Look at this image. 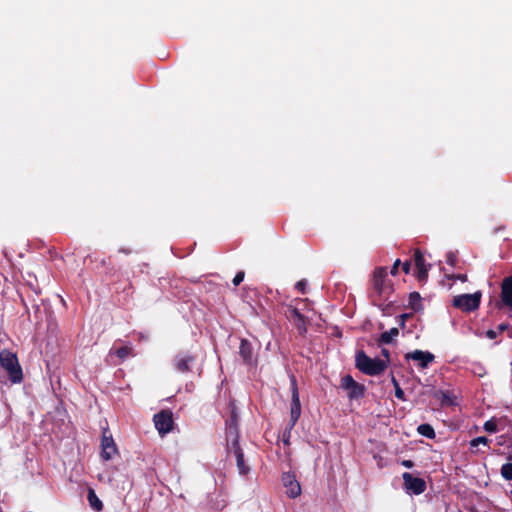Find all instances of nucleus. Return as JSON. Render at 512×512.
<instances>
[{"instance_id":"35","label":"nucleus","mask_w":512,"mask_h":512,"mask_svg":"<svg viewBox=\"0 0 512 512\" xmlns=\"http://www.w3.org/2000/svg\"><path fill=\"white\" fill-rule=\"evenodd\" d=\"M411 269V262L409 260L402 263V270L405 274H409Z\"/></svg>"},{"instance_id":"2","label":"nucleus","mask_w":512,"mask_h":512,"mask_svg":"<svg viewBox=\"0 0 512 512\" xmlns=\"http://www.w3.org/2000/svg\"><path fill=\"white\" fill-rule=\"evenodd\" d=\"M356 368L365 375L378 376L387 368V361L380 358H371L363 350L355 355Z\"/></svg>"},{"instance_id":"15","label":"nucleus","mask_w":512,"mask_h":512,"mask_svg":"<svg viewBox=\"0 0 512 512\" xmlns=\"http://www.w3.org/2000/svg\"><path fill=\"white\" fill-rule=\"evenodd\" d=\"M195 361V356L190 354L177 355L174 360V366L177 371L181 373H187L190 371V366Z\"/></svg>"},{"instance_id":"6","label":"nucleus","mask_w":512,"mask_h":512,"mask_svg":"<svg viewBox=\"0 0 512 512\" xmlns=\"http://www.w3.org/2000/svg\"><path fill=\"white\" fill-rule=\"evenodd\" d=\"M239 434L236 433L231 439V443L228 447L229 451H232L236 458V466L240 475L245 476L250 472V467L246 465L244 460V453L239 444Z\"/></svg>"},{"instance_id":"18","label":"nucleus","mask_w":512,"mask_h":512,"mask_svg":"<svg viewBox=\"0 0 512 512\" xmlns=\"http://www.w3.org/2000/svg\"><path fill=\"white\" fill-rule=\"evenodd\" d=\"M227 425V436L230 440L234 437L236 433L239 434L238 431V419L235 410L232 411L230 418L226 421Z\"/></svg>"},{"instance_id":"28","label":"nucleus","mask_w":512,"mask_h":512,"mask_svg":"<svg viewBox=\"0 0 512 512\" xmlns=\"http://www.w3.org/2000/svg\"><path fill=\"white\" fill-rule=\"evenodd\" d=\"M483 428L488 433H496L498 431L497 420L495 418H491V419L487 420L484 423Z\"/></svg>"},{"instance_id":"4","label":"nucleus","mask_w":512,"mask_h":512,"mask_svg":"<svg viewBox=\"0 0 512 512\" xmlns=\"http://www.w3.org/2000/svg\"><path fill=\"white\" fill-rule=\"evenodd\" d=\"M0 366L8 373L12 383H20L23 380L22 368L15 353L3 349L0 352Z\"/></svg>"},{"instance_id":"21","label":"nucleus","mask_w":512,"mask_h":512,"mask_svg":"<svg viewBox=\"0 0 512 512\" xmlns=\"http://www.w3.org/2000/svg\"><path fill=\"white\" fill-rule=\"evenodd\" d=\"M290 313H291V317L294 319L295 323H296V326L297 328L300 330L301 328H303V330L305 331L306 328H305V317L303 316V314L299 311V309L297 308H291L290 309Z\"/></svg>"},{"instance_id":"32","label":"nucleus","mask_w":512,"mask_h":512,"mask_svg":"<svg viewBox=\"0 0 512 512\" xmlns=\"http://www.w3.org/2000/svg\"><path fill=\"white\" fill-rule=\"evenodd\" d=\"M244 277H245V272L244 271L237 272V274L235 275V277L232 280L233 284L235 286L240 285V283L244 280Z\"/></svg>"},{"instance_id":"25","label":"nucleus","mask_w":512,"mask_h":512,"mask_svg":"<svg viewBox=\"0 0 512 512\" xmlns=\"http://www.w3.org/2000/svg\"><path fill=\"white\" fill-rule=\"evenodd\" d=\"M500 474L505 480L512 481V463L508 462L503 464L500 469Z\"/></svg>"},{"instance_id":"13","label":"nucleus","mask_w":512,"mask_h":512,"mask_svg":"<svg viewBox=\"0 0 512 512\" xmlns=\"http://www.w3.org/2000/svg\"><path fill=\"white\" fill-rule=\"evenodd\" d=\"M406 360H414L418 362V366L422 369L427 368L435 359V356L429 351L414 350L405 354Z\"/></svg>"},{"instance_id":"16","label":"nucleus","mask_w":512,"mask_h":512,"mask_svg":"<svg viewBox=\"0 0 512 512\" xmlns=\"http://www.w3.org/2000/svg\"><path fill=\"white\" fill-rule=\"evenodd\" d=\"M239 354L245 364L253 363V347L247 339H242L239 346Z\"/></svg>"},{"instance_id":"24","label":"nucleus","mask_w":512,"mask_h":512,"mask_svg":"<svg viewBox=\"0 0 512 512\" xmlns=\"http://www.w3.org/2000/svg\"><path fill=\"white\" fill-rule=\"evenodd\" d=\"M508 328V324L501 323L498 325L497 329H489L486 331V336L489 339H495L499 333L504 332Z\"/></svg>"},{"instance_id":"10","label":"nucleus","mask_w":512,"mask_h":512,"mask_svg":"<svg viewBox=\"0 0 512 512\" xmlns=\"http://www.w3.org/2000/svg\"><path fill=\"white\" fill-rule=\"evenodd\" d=\"M282 483L283 486L286 488V495L291 498H297L301 494V486L299 482L296 479V476L294 473L291 472H285L282 474Z\"/></svg>"},{"instance_id":"20","label":"nucleus","mask_w":512,"mask_h":512,"mask_svg":"<svg viewBox=\"0 0 512 512\" xmlns=\"http://www.w3.org/2000/svg\"><path fill=\"white\" fill-rule=\"evenodd\" d=\"M399 334V330L396 327L391 328L388 331L383 332L380 335L379 343L380 344H390L395 337Z\"/></svg>"},{"instance_id":"38","label":"nucleus","mask_w":512,"mask_h":512,"mask_svg":"<svg viewBox=\"0 0 512 512\" xmlns=\"http://www.w3.org/2000/svg\"><path fill=\"white\" fill-rule=\"evenodd\" d=\"M382 355L386 358L385 361H389V351L387 349H382Z\"/></svg>"},{"instance_id":"30","label":"nucleus","mask_w":512,"mask_h":512,"mask_svg":"<svg viewBox=\"0 0 512 512\" xmlns=\"http://www.w3.org/2000/svg\"><path fill=\"white\" fill-rule=\"evenodd\" d=\"M457 262H458V257L454 252L447 253V255H446V263L447 264L454 267V266H456Z\"/></svg>"},{"instance_id":"27","label":"nucleus","mask_w":512,"mask_h":512,"mask_svg":"<svg viewBox=\"0 0 512 512\" xmlns=\"http://www.w3.org/2000/svg\"><path fill=\"white\" fill-rule=\"evenodd\" d=\"M391 381H392V384L395 388V397L399 400H402V401H405V394H404V391L402 390V388L400 387V384L399 382L397 381V379L394 377V375L392 374V377H391Z\"/></svg>"},{"instance_id":"26","label":"nucleus","mask_w":512,"mask_h":512,"mask_svg":"<svg viewBox=\"0 0 512 512\" xmlns=\"http://www.w3.org/2000/svg\"><path fill=\"white\" fill-rule=\"evenodd\" d=\"M435 396L440 399L442 405H451L453 404V400L450 396L449 392L445 391H437Z\"/></svg>"},{"instance_id":"37","label":"nucleus","mask_w":512,"mask_h":512,"mask_svg":"<svg viewBox=\"0 0 512 512\" xmlns=\"http://www.w3.org/2000/svg\"><path fill=\"white\" fill-rule=\"evenodd\" d=\"M401 464L406 468H412L414 466V462L412 460H403Z\"/></svg>"},{"instance_id":"1","label":"nucleus","mask_w":512,"mask_h":512,"mask_svg":"<svg viewBox=\"0 0 512 512\" xmlns=\"http://www.w3.org/2000/svg\"><path fill=\"white\" fill-rule=\"evenodd\" d=\"M387 277L388 272L385 267H378L373 272L370 298L373 304L379 307L389 300L393 292V285Z\"/></svg>"},{"instance_id":"7","label":"nucleus","mask_w":512,"mask_h":512,"mask_svg":"<svg viewBox=\"0 0 512 512\" xmlns=\"http://www.w3.org/2000/svg\"><path fill=\"white\" fill-rule=\"evenodd\" d=\"M153 421L157 431L162 436L169 433L173 429L174 421L172 412L170 410H161L160 412L156 413L153 417Z\"/></svg>"},{"instance_id":"36","label":"nucleus","mask_w":512,"mask_h":512,"mask_svg":"<svg viewBox=\"0 0 512 512\" xmlns=\"http://www.w3.org/2000/svg\"><path fill=\"white\" fill-rule=\"evenodd\" d=\"M450 279H457V280H460L462 282H465L467 280V275L466 274L452 275V276H450Z\"/></svg>"},{"instance_id":"11","label":"nucleus","mask_w":512,"mask_h":512,"mask_svg":"<svg viewBox=\"0 0 512 512\" xmlns=\"http://www.w3.org/2000/svg\"><path fill=\"white\" fill-rule=\"evenodd\" d=\"M414 263H415V277L419 282H424L428 278V269L430 265H427L425 258L420 249L414 251Z\"/></svg>"},{"instance_id":"40","label":"nucleus","mask_w":512,"mask_h":512,"mask_svg":"<svg viewBox=\"0 0 512 512\" xmlns=\"http://www.w3.org/2000/svg\"><path fill=\"white\" fill-rule=\"evenodd\" d=\"M507 459H508L509 461H511V460H512V455H511V454H509V455L507 456Z\"/></svg>"},{"instance_id":"22","label":"nucleus","mask_w":512,"mask_h":512,"mask_svg":"<svg viewBox=\"0 0 512 512\" xmlns=\"http://www.w3.org/2000/svg\"><path fill=\"white\" fill-rule=\"evenodd\" d=\"M417 431L420 435H422L428 439H434L436 436L433 427L427 423L419 425L417 428Z\"/></svg>"},{"instance_id":"34","label":"nucleus","mask_w":512,"mask_h":512,"mask_svg":"<svg viewBox=\"0 0 512 512\" xmlns=\"http://www.w3.org/2000/svg\"><path fill=\"white\" fill-rule=\"evenodd\" d=\"M400 264H401L400 259H397V260L394 262V264H393V266H392V268H391V271H390V273H391L393 276H395V275L398 273V267H399V265H400Z\"/></svg>"},{"instance_id":"5","label":"nucleus","mask_w":512,"mask_h":512,"mask_svg":"<svg viewBox=\"0 0 512 512\" xmlns=\"http://www.w3.org/2000/svg\"><path fill=\"white\" fill-rule=\"evenodd\" d=\"M481 301V293L462 294L453 298V306L464 311L471 312L476 310Z\"/></svg>"},{"instance_id":"39","label":"nucleus","mask_w":512,"mask_h":512,"mask_svg":"<svg viewBox=\"0 0 512 512\" xmlns=\"http://www.w3.org/2000/svg\"><path fill=\"white\" fill-rule=\"evenodd\" d=\"M119 252H122V253H125V254H130L131 253V250L130 249H120Z\"/></svg>"},{"instance_id":"19","label":"nucleus","mask_w":512,"mask_h":512,"mask_svg":"<svg viewBox=\"0 0 512 512\" xmlns=\"http://www.w3.org/2000/svg\"><path fill=\"white\" fill-rule=\"evenodd\" d=\"M87 500L89 502V505L90 507L97 511V512H100L102 511L103 509V503L102 501L98 498V496L96 495L94 489L92 488H89L88 489V493H87Z\"/></svg>"},{"instance_id":"8","label":"nucleus","mask_w":512,"mask_h":512,"mask_svg":"<svg viewBox=\"0 0 512 512\" xmlns=\"http://www.w3.org/2000/svg\"><path fill=\"white\" fill-rule=\"evenodd\" d=\"M341 387L347 391V396L351 400L364 397L365 386L356 382L351 375H345L342 377Z\"/></svg>"},{"instance_id":"14","label":"nucleus","mask_w":512,"mask_h":512,"mask_svg":"<svg viewBox=\"0 0 512 512\" xmlns=\"http://www.w3.org/2000/svg\"><path fill=\"white\" fill-rule=\"evenodd\" d=\"M502 304L512 309V275L503 279L501 284Z\"/></svg>"},{"instance_id":"23","label":"nucleus","mask_w":512,"mask_h":512,"mask_svg":"<svg viewBox=\"0 0 512 512\" xmlns=\"http://www.w3.org/2000/svg\"><path fill=\"white\" fill-rule=\"evenodd\" d=\"M114 354L121 359L122 361L125 360L127 357L132 355V347L130 346H122L117 349H115Z\"/></svg>"},{"instance_id":"12","label":"nucleus","mask_w":512,"mask_h":512,"mask_svg":"<svg viewBox=\"0 0 512 512\" xmlns=\"http://www.w3.org/2000/svg\"><path fill=\"white\" fill-rule=\"evenodd\" d=\"M107 430L103 431L101 439V458L105 461L112 459L113 455L118 453V449L111 435H107Z\"/></svg>"},{"instance_id":"29","label":"nucleus","mask_w":512,"mask_h":512,"mask_svg":"<svg viewBox=\"0 0 512 512\" xmlns=\"http://www.w3.org/2000/svg\"><path fill=\"white\" fill-rule=\"evenodd\" d=\"M489 442H490V440H489L487 437H485V436H479V437H476V438H474V439H472V440L470 441V446H471V447H477V446H478V445H480V444L488 445V444H489Z\"/></svg>"},{"instance_id":"3","label":"nucleus","mask_w":512,"mask_h":512,"mask_svg":"<svg viewBox=\"0 0 512 512\" xmlns=\"http://www.w3.org/2000/svg\"><path fill=\"white\" fill-rule=\"evenodd\" d=\"M291 409L290 421L282 434V441L286 446L290 445L291 431L296 425L301 415V403L299 398L298 386L295 376H291Z\"/></svg>"},{"instance_id":"33","label":"nucleus","mask_w":512,"mask_h":512,"mask_svg":"<svg viewBox=\"0 0 512 512\" xmlns=\"http://www.w3.org/2000/svg\"><path fill=\"white\" fill-rule=\"evenodd\" d=\"M410 317H412V313H404L399 316V324L400 326L404 327L406 320H408Z\"/></svg>"},{"instance_id":"9","label":"nucleus","mask_w":512,"mask_h":512,"mask_svg":"<svg viewBox=\"0 0 512 512\" xmlns=\"http://www.w3.org/2000/svg\"><path fill=\"white\" fill-rule=\"evenodd\" d=\"M404 489L409 494L420 495L426 490V482L420 477H415L409 472L402 475Z\"/></svg>"},{"instance_id":"17","label":"nucleus","mask_w":512,"mask_h":512,"mask_svg":"<svg viewBox=\"0 0 512 512\" xmlns=\"http://www.w3.org/2000/svg\"><path fill=\"white\" fill-rule=\"evenodd\" d=\"M407 308H410L414 312L423 310L422 298L418 292L409 294Z\"/></svg>"},{"instance_id":"31","label":"nucleus","mask_w":512,"mask_h":512,"mask_svg":"<svg viewBox=\"0 0 512 512\" xmlns=\"http://www.w3.org/2000/svg\"><path fill=\"white\" fill-rule=\"evenodd\" d=\"M307 281L305 279H301L295 284V288L302 294L306 293Z\"/></svg>"}]
</instances>
